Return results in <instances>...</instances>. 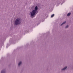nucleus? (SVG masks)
Wrapping results in <instances>:
<instances>
[{"instance_id": "423d86ee", "label": "nucleus", "mask_w": 73, "mask_h": 73, "mask_svg": "<svg viewBox=\"0 0 73 73\" xmlns=\"http://www.w3.org/2000/svg\"><path fill=\"white\" fill-rule=\"evenodd\" d=\"M66 21L64 22L61 25V26H62V25H64V24H66Z\"/></svg>"}, {"instance_id": "20e7f679", "label": "nucleus", "mask_w": 73, "mask_h": 73, "mask_svg": "<svg viewBox=\"0 0 73 73\" xmlns=\"http://www.w3.org/2000/svg\"><path fill=\"white\" fill-rule=\"evenodd\" d=\"M6 73V69H4L1 70V73Z\"/></svg>"}, {"instance_id": "0eeeda50", "label": "nucleus", "mask_w": 73, "mask_h": 73, "mask_svg": "<svg viewBox=\"0 0 73 73\" xmlns=\"http://www.w3.org/2000/svg\"><path fill=\"white\" fill-rule=\"evenodd\" d=\"M69 28V25H67L64 27V28L65 29H67V28Z\"/></svg>"}, {"instance_id": "1a4fd4ad", "label": "nucleus", "mask_w": 73, "mask_h": 73, "mask_svg": "<svg viewBox=\"0 0 73 73\" xmlns=\"http://www.w3.org/2000/svg\"><path fill=\"white\" fill-rule=\"evenodd\" d=\"M54 14H53L51 16V17H54Z\"/></svg>"}, {"instance_id": "6e6552de", "label": "nucleus", "mask_w": 73, "mask_h": 73, "mask_svg": "<svg viewBox=\"0 0 73 73\" xmlns=\"http://www.w3.org/2000/svg\"><path fill=\"white\" fill-rule=\"evenodd\" d=\"M70 15H71V13H69L67 14V16H70Z\"/></svg>"}, {"instance_id": "7ed1b4c3", "label": "nucleus", "mask_w": 73, "mask_h": 73, "mask_svg": "<svg viewBox=\"0 0 73 73\" xmlns=\"http://www.w3.org/2000/svg\"><path fill=\"white\" fill-rule=\"evenodd\" d=\"M68 68V66H66L64 68H63L61 70V71L62 72H65L66 70V69Z\"/></svg>"}, {"instance_id": "f03ea898", "label": "nucleus", "mask_w": 73, "mask_h": 73, "mask_svg": "<svg viewBox=\"0 0 73 73\" xmlns=\"http://www.w3.org/2000/svg\"><path fill=\"white\" fill-rule=\"evenodd\" d=\"M21 23V20L20 18H17L15 21V25H17L19 24H20Z\"/></svg>"}, {"instance_id": "39448f33", "label": "nucleus", "mask_w": 73, "mask_h": 73, "mask_svg": "<svg viewBox=\"0 0 73 73\" xmlns=\"http://www.w3.org/2000/svg\"><path fill=\"white\" fill-rule=\"evenodd\" d=\"M21 64H22V61H20L18 64V65L19 66H21Z\"/></svg>"}, {"instance_id": "f257e3e1", "label": "nucleus", "mask_w": 73, "mask_h": 73, "mask_svg": "<svg viewBox=\"0 0 73 73\" xmlns=\"http://www.w3.org/2000/svg\"><path fill=\"white\" fill-rule=\"evenodd\" d=\"M37 10H38V7L36 6L35 7V9L30 13L31 17H33L34 15H36V14L38 13V11H37Z\"/></svg>"}]
</instances>
